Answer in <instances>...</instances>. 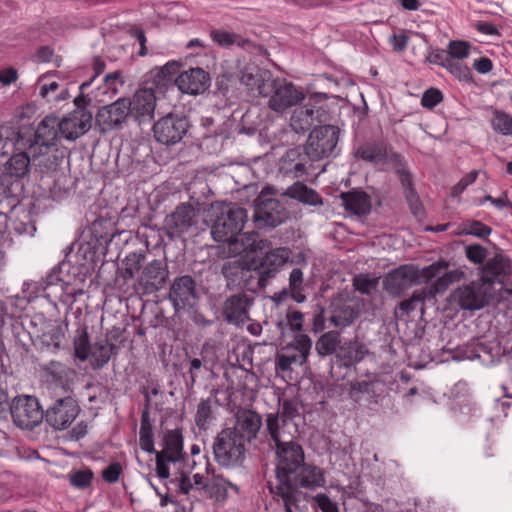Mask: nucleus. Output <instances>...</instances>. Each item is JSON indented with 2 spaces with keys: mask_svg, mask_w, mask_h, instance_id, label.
<instances>
[{
  "mask_svg": "<svg viewBox=\"0 0 512 512\" xmlns=\"http://www.w3.org/2000/svg\"><path fill=\"white\" fill-rule=\"evenodd\" d=\"M92 119L87 109H75L59 121V133L67 140H76L90 130Z\"/></svg>",
  "mask_w": 512,
  "mask_h": 512,
  "instance_id": "22",
  "label": "nucleus"
},
{
  "mask_svg": "<svg viewBox=\"0 0 512 512\" xmlns=\"http://www.w3.org/2000/svg\"><path fill=\"white\" fill-rule=\"evenodd\" d=\"M293 364L303 365L305 364V362H302V360L297 356V354H278L276 357L275 366L277 371H291Z\"/></svg>",
  "mask_w": 512,
  "mask_h": 512,
  "instance_id": "61",
  "label": "nucleus"
},
{
  "mask_svg": "<svg viewBox=\"0 0 512 512\" xmlns=\"http://www.w3.org/2000/svg\"><path fill=\"white\" fill-rule=\"evenodd\" d=\"M340 129L334 125H320L310 132L306 143V149L317 161L334 157L339 141Z\"/></svg>",
  "mask_w": 512,
  "mask_h": 512,
  "instance_id": "8",
  "label": "nucleus"
},
{
  "mask_svg": "<svg viewBox=\"0 0 512 512\" xmlns=\"http://www.w3.org/2000/svg\"><path fill=\"white\" fill-rule=\"evenodd\" d=\"M448 266L449 263L445 260L432 263L423 269H419L414 265H401L384 277L383 287L389 295L399 297L414 284L427 282L437 277Z\"/></svg>",
  "mask_w": 512,
  "mask_h": 512,
  "instance_id": "1",
  "label": "nucleus"
},
{
  "mask_svg": "<svg viewBox=\"0 0 512 512\" xmlns=\"http://www.w3.org/2000/svg\"><path fill=\"white\" fill-rule=\"evenodd\" d=\"M209 74L200 67L182 71L175 79V84L182 93L198 95L210 86Z\"/></svg>",
  "mask_w": 512,
  "mask_h": 512,
  "instance_id": "26",
  "label": "nucleus"
},
{
  "mask_svg": "<svg viewBox=\"0 0 512 512\" xmlns=\"http://www.w3.org/2000/svg\"><path fill=\"white\" fill-rule=\"evenodd\" d=\"M59 121L54 116H46L36 129V141L42 146L50 147L56 145L59 129L57 130Z\"/></svg>",
  "mask_w": 512,
  "mask_h": 512,
  "instance_id": "43",
  "label": "nucleus"
},
{
  "mask_svg": "<svg viewBox=\"0 0 512 512\" xmlns=\"http://www.w3.org/2000/svg\"><path fill=\"white\" fill-rule=\"evenodd\" d=\"M300 401L296 397L292 398H278V411L281 417V422L286 425L288 421L293 420L299 416Z\"/></svg>",
  "mask_w": 512,
  "mask_h": 512,
  "instance_id": "50",
  "label": "nucleus"
},
{
  "mask_svg": "<svg viewBox=\"0 0 512 512\" xmlns=\"http://www.w3.org/2000/svg\"><path fill=\"white\" fill-rule=\"evenodd\" d=\"M463 357L468 360H478L485 366L497 364L503 356L505 349L497 340L474 339L462 349Z\"/></svg>",
  "mask_w": 512,
  "mask_h": 512,
  "instance_id": "14",
  "label": "nucleus"
},
{
  "mask_svg": "<svg viewBox=\"0 0 512 512\" xmlns=\"http://www.w3.org/2000/svg\"><path fill=\"white\" fill-rule=\"evenodd\" d=\"M74 355L80 361H86L89 359V350L91 348L88 327L81 325L75 332L74 340Z\"/></svg>",
  "mask_w": 512,
  "mask_h": 512,
  "instance_id": "49",
  "label": "nucleus"
},
{
  "mask_svg": "<svg viewBox=\"0 0 512 512\" xmlns=\"http://www.w3.org/2000/svg\"><path fill=\"white\" fill-rule=\"evenodd\" d=\"M328 313L331 325L337 328L350 326L359 315L358 309L342 293L331 298Z\"/></svg>",
  "mask_w": 512,
  "mask_h": 512,
  "instance_id": "24",
  "label": "nucleus"
},
{
  "mask_svg": "<svg viewBox=\"0 0 512 512\" xmlns=\"http://www.w3.org/2000/svg\"><path fill=\"white\" fill-rule=\"evenodd\" d=\"M221 273L229 289L247 287L252 278L251 270L240 260L227 261L222 265Z\"/></svg>",
  "mask_w": 512,
  "mask_h": 512,
  "instance_id": "32",
  "label": "nucleus"
},
{
  "mask_svg": "<svg viewBox=\"0 0 512 512\" xmlns=\"http://www.w3.org/2000/svg\"><path fill=\"white\" fill-rule=\"evenodd\" d=\"M384 163L390 164L396 175L402 173V171L409 170L404 157L400 153L394 152L391 147L388 150L387 159Z\"/></svg>",
  "mask_w": 512,
  "mask_h": 512,
  "instance_id": "62",
  "label": "nucleus"
},
{
  "mask_svg": "<svg viewBox=\"0 0 512 512\" xmlns=\"http://www.w3.org/2000/svg\"><path fill=\"white\" fill-rule=\"evenodd\" d=\"M51 286H53V284H48V276L45 280L24 282L21 298L30 302L34 298L45 296L44 293L46 289Z\"/></svg>",
  "mask_w": 512,
  "mask_h": 512,
  "instance_id": "51",
  "label": "nucleus"
},
{
  "mask_svg": "<svg viewBox=\"0 0 512 512\" xmlns=\"http://www.w3.org/2000/svg\"><path fill=\"white\" fill-rule=\"evenodd\" d=\"M253 304V298L245 293H238L228 297L223 304L224 319L236 326L244 325L249 317V308Z\"/></svg>",
  "mask_w": 512,
  "mask_h": 512,
  "instance_id": "25",
  "label": "nucleus"
},
{
  "mask_svg": "<svg viewBox=\"0 0 512 512\" xmlns=\"http://www.w3.org/2000/svg\"><path fill=\"white\" fill-rule=\"evenodd\" d=\"M69 268V264L62 263L58 267H55L50 274H48V284L53 286H60L62 290L61 301L72 305L77 297L84 293V280L83 278H75L71 280L70 275L63 274L65 269Z\"/></svg>",
  "mask_w": 512,
  "mask_h": 512,
  "instance_id": "20",
  "label": "nucleus"
},
{
  "mask_svg": "<svg viewBox=\"0 0 512 512\" xmlns=\"http://www.w3.org/2000/svg\"><path fill=\"white\" fill-rule=\"evenodd\" d=\"M190 127L191 123L186 115L171 112L154 122L153 137L162 145L174 146L184 139Z\"/></svg>",
  "mask_w": 512,
  "mask_h": 512,
  "instance_id": "6",
  "label": "nucleus"
},
{
  "mask_svg": "<svg viewBox=\"0 0 512 512\" xmlns=\"http://www.w3.org/2000/svg\"><path fill=\"white\" fill-rule=\"evenodd\" d=\"M379 386L381 383L378 380H361L352 384V391L375 397L378 395Z\"/></svg>",
  "mask_w": 512,
  "mask_h": 512,
  "instance_id": "58",
  "label": "nucleus"
},
{
  "mask_svg": "<svg viewBox=\"0 0 512 512\" xmlns=\"http://www.w3.org/2000/svg\"><path fill=\"white\" fill-rule=\"evenodd\" d=\"M198 211L190 203H182L164 219V229L170 238L179 237L197 224Z\"/></svg>",
  "mask_w": 512,
  "mask_h": 512,
  "instance_id": "18",
  "label": "nucleus"
},
{
  "mask_svg": "<svg viewBox=\"0 0 512 512\" xmlns=\"http://www.w3.org/2000/svg\"><path fill=\"white\" fill-rule=\"evenodd\" d=\"M261 427L262 418L257 412L249 409H240L235 414L233 427L229 429L247 445L257 438Z\"/></svg>",
  "mask_w": 512,
  "mask_h": 512,
  "instance_id": "23",
  "label": "nucleus"
},
{
  "mask_svg": "<svg viewBox=\"0 0 512 512\" xmlns=\"http://www.w3.org/2000/svg\"><path fill=\"white\" fill-rule=\"evenodd\" d=\"M165 447L162 451L157 453L165 457L167 462H178L182 458V450H183V438L182 434L178 430H170L166 433L164 438Z\"/></svg>",
  "mask_w": 512,
  "mask_h": 512,
  "instance_id": "42",
  "label": "nucleus"
},
{
  "mask_svg": "<svg viewBox=\"0 0 512 512\" xmlns=\"http://www.w3.org/2000/svg\"><path fill=\"white\" fill-rule=\"evenodd\" d=\"M248 216L246 209L237 204L212 207L210 212L211 235L216 242L230 243L242 232Z\"/></svg>",
  "mask_w": 512,
  "mask_h": 512,
  "instance_id": "2",
  "label": "nucleus"
},
{
  "mask_svg": "<svg viewBox=\"0 0 512 512\" xmlns=\"http://www.w3.org/2000/svg\"><path fill=\"white\" fill-rule=\"evenodd\" d=\"M366 345L357 339L349 340L340 345L337 358L345 367H350L361 362L368 354Z\"/></svg>",
  "mask_w": 512,
  "mask_h": 512,
  "instance_id": "35",
  "label": "nucleus"
},
{
  "mask_svg": "<svg viewBox=\"0 0 512 512\" xmlns=\"http://www.w3.org/2000/svg\"><path fill=\"white\" fill-rule=\"evenodd\" d=\"M290 251L287 248L280 247L267 251L260 260L255 270L258 276V287L263 289L268 281L276 276L280 269L289 259Z\"/></svg>",
  "mask_w": 512,
  "mask_h": 512,
  "instance_id": "21",
  "label": "nucleus"
},
{
  "mask_svg": "<svg viewBox=\"0 0 512 512\" xmlns=\"http://www.w3.org/2000/svg\"><path fill=\"white\" fill-rule=\"evenodd\" d=\"M495 289L487 288L479 279L453 290L449 296L451 306L462 310H480L493 300Z\"/></svg>",
  "mask_w": 512,
  "mask_h": 512,
  "instance_id": "4",
  "label": "nucleus"
},
{
  "mask_svg": "<svg viewBox=\"0 0 512 512\" xmlns=\"http://www.w3.org/2000/svg\"><path fill=\"white\" fill-rule=\"evenodd\" d=\"M240 82L245 85L250 92L254 95H264L268 90V83L271 80L270 77L267 79L263 77L260 70L257 68H248L240 72Z\"/></svg>",
  "mask_w": 512,
  "mask_h": 512,
  "instance_id": "41",
  "label": "nucleus"
},
{
  "mask_svg": "<svg viewBox=\"0 0 512 512\" xmlns=\"http://www.w3.org/2000/svg\"><path fill=\"white\" fill-rule=\"evenodd\" d=\"M280 421H281V417L277 412L267 414L266 429L270 435V438L275 443V445L278 444L279 442H282V440L280 439V433H279V428H280L279 422Z\"/></svg>",
  "mask_w": 512,
  "mask_h": 512,
  "instance_id": "60",
  "label": "nucleus"
},
{
  "mask_svg": "<svg viewBox=\"0 0 512 512\" xmlns=\"http://www.w3.org/2000/svg\"><path fill=\"white\" fill-rule=\"evenodd\" d=\"M276 446V477L277 479L286 478L297 473L299 468L305 463L303 448L295 441H282Z\"/></svg>",
  "mask_w": 512,
  "mask_h": 512,
  "instance_id": "12",
  "label": "nucleus"
},
{
  "mask_svg": "<svg viewBox=\"0 0 512 512\" xmlns=\"http://www.w3.org/2000/svg\"><path fill=\"white\" fill-rule=\"evenodd\" d=\"M271 246L266 239H259L255 231L241 233L229 243V250L234 255L242 253H256Z\"/></svg>",
  "mask_w": 512,
  "mask_h": 512,
  "instance_id": "31",
  "label": "nucleus"
},
{
  "mask_svg": "<svg viewBox=\"0 0 512 512\" xmlns=\"http://www.w3.org/2000/svg\"><path fill=\"white\" fill-rule=\"evenodd\" d=\"M379 278L371 277L369 274H358L353 278V287L361 294H370L376 290Z\"/></svg>",
  "mask_w": 512,
  "mask_h": 512,
  "instance_id": "54",
  "label": "nucleus"
},
{
  "mask_svg": "<svg viewBox=\"0 0 512 512\" xmlns=\"http://www.w3.org/2000/svg\"><path fill=\"white\" fill-rule=\"evenodd\" d=\"M89 244L95 251H104L117 235L115 223L111 218H98L89 227Z\"/></svg>",
  "mask_w": 512,
  "mask_h": 512,
  "instance_id": "28",
  "label": "nucleus"
},
{
  "mask_svg": "<svg viewBox=\"0 0 512 512\" xmlns=\"http://www.w3.org/2000/svg\"><path fill=\"white\" fill-rule=\"evenodd\" d=\"M129 118L126 98H119L109 105L102 106L95 116V127L101 133L117 130Z\"/></svg>",
  "mask_w": 512,
  "mask_h": 512,
  "instance_id": "19",
  "label": "nucleus"
},
{
  "mask_svg": "<svg viewBox=\"0 0 512 512\" xmlns=\"http://www.w3.org/2000/svg\"><path fill=\"white\" fill-rule=\"evenodd\" d=\"M426 299L428 298L422 289L415 290L411 297L409 299L401 301L398 307L403 314L408 315L409 313L416 309L418 304H423Z\"/></svg>",
  "mask_w": 512,
  "mask_h": 512,
  "instance_id": "57",
  "label": "nucleus"
},
{
  "mask_svg": "<svg viewBox=\"0 0 512 512\" xmlns=\"http://www.w3.org/2000/svg\"><path fill=\"white\" fill-rule=\"evenodd\" d=\"M512 273L511 261L503 254L497 253L488 259L484 265L479 280L494 289V284H502L503 280Z\"/></svg>",
  "mask_w": 512,
  "mask_h": 512,
  "instance_id": "27",
  "label": "nucleus"
},
{
  "mask_svg": "<svg viewBox=\"0 0 512 512\" xmlns=\"http://www.w3.org/2000/svg\"><path fill=\"white\" fill-rule=\"evenodd\" d=\"M442 100H443V94L439 89L429 88L423 93L422 99H421V104L425 108L433 109Z\"/></svg>",
  "mask_w": 512,
  "mask_h": 512,
  "instance_id": "64",
  "label": "nucleus"
},
{
  "mask_svg": "<svg viewBox=\"0 0 512 512\" xmlns=\"http://www.w3.org/2000/svg\"><path fill=\"white\" fill-rule=\"evenodd\" d=\"M462 275L458 270L445 272L439 276L431 285L422 288L428 299L434 298L437 294L443 293L452 283L460 279Z\"/></svg>",
  "mask_w": 512,
  "mask_h": 512,
  "instance_id": "46",
  "label": "nucleus"
},
{
  "mask_svg": "<svg viewBox=\"0 0 512 512\" xmlns=\"http://www.w3.org/2000/svg\"><path fill=\"white\" fill-rule=\"evenodd\" d=\"M469 43L465 41H451L448 46V56L454 59H464L469 55Z\"/></svg>",
  "mask_w": 512,
  "mask_h": 512,
  "instance_id": "63",
  "label": "nucleus"
},
{
  "mask_svg": "<svg viewBox=\"0 0 512 512\" xmlns=\"http://www.w3.org/2000/svg\"><path fill=\"white\" fill-rule=\"evenodd\" d=\"M80 413V406L70 395L59 397L46 409L44 419L54 430H65Z\"/></svg>",
  "mask_w": 512,
  "mask_h": 512,
  "instance_id": "11",
  "label": "nucleus"
},
{
  "mask_svg": "<svg viewBox=\"0 0 512 512\" xmlns=\"http://www.w3.org/2000/svg\"><path fill=\"white\" fill-rule=\"evenodd\" d=\"M46 382L63 389L65 393L72 391V377L75 371L59 361H50L41 366Z\"/></svg>",
  "mask_w": 512,
  "mask_h": 512,
  "instance_id": "29",
  "label": "nucleus"
},
{
  "mask_svg": "<svg viewBox=\"0 0 512 512\" xmlns=\"http://www.w3.org/2000/svg\"><path fill=\"white\" fill-rule=\"evenodd\" d=\"M157 99L152 89L142 88L135 92L131 99L126 98L129 117L139 125L150 123L154 118Z\"/></svg>",
  "mask_w": 512,
  "mask_h": 512,
  "instance_id": "17",
  "label": "nucleus"
},
{
  "mask_svg": "<svg viewBox=\"0 0 512 512\" xmlns=\"http://www.w3.org/2000/svg\"><path fill=\"white\" fill-rule=\"evenodd\" d=\"M325 99H327L326 94H315L309 98L304 106L293 111L290 126L295 133L303 134L316 123L326 121L327 111L323 106L318 105L320 101Z\"/></svg>",
  "mask_w": 512,
  "mask_h": 512,
  "instance_id": "10",
  "label": "nucleus"
},
{
  "mask_svg": "<svg viewBox=\"0 0 512 512\" xmlns=\"http://www.w3.org/2000/svg\"><path fill=\"white\" fill-rule=\"evenodd\" d=\"M213 453L219 465L223 467L238 466L245 459L246 444L229 428H225L215 437Z\"/></svg>",
  "mask_w": 512,
  "mask_h": 512,
  "instance_id": "7",
  "label": "nucleus"
},
{
  "mask_svg": "<svg viewBox=\"0 0 512 512\" xmlns=\"http://www.w3.org/2000/svg\"><path fill=\"white\" fill-rule=\"evenodd\" d=\"M94 474L90 469L77 470L68 474L70 484L78 489H85L91 485Z\"/></svg>",
  "mask_w": 512,
  "mask_h": 512,
  "instance_id": "56",
  "label": "nucleus"
},
{
  "mask_svg": "<svg viewBox=\"0 0 512 512\" xmlns=\"http://www.w3.org/2000/svg\"><path fill=\"white\" fill-rule=\"evenodd\" d=\"M290 347L297 351V356L302 362L307 361L312 348V340L307 334H298L290 344Z\"/></svg>",
  "mask_w": 512,
  "mask_h": 512,
  "instance_id": "55",
  "label": "nucleus"
},
{
  "mask_svg": "<svg viewBox=\"0 0 512 512\" xmlns=\"http://www.w3.org/2000/svg\"><path fill=\"white\" fill-rule=\"evenodd\" d=\"M279 195L273 187H264L255 199L254 221L258 228H275L290 218V212L280 200L271 196Z\"/></svg>",
  "mask_w": 512,
  "mask_h": 512,
  "instance_id": "3",
  "label": "nucleus"
},
{
  "mask_svg": "<svg viewBox=\"0 0 512 512\" xmlns=\"http://www.w3.org/2000/svg\"><path fill=\"white\" fill-rule=\"evenodd\" d=\"M316 160L306 149L305 145H299L288 149L280 159V171L295 178L308 175L314 168Z\"/></svg>",
  "mask_w": 512,
  "mask_h": 512,
  "instance_id": "16",
  "label": "nucleus"
},
{
  "mask_svg": "<svg viewBox=\"0 0 512 512\" xmlns=\"http://www.w3.org/2000/svg\"><path fill=\"white\" fill-rule=\"evenodd\" d=\"M263 96L269 97L267 105L277 113H283L305 99L304 92L285 78H271Z\"/></svg>",
  "mask_w": 512,
  "mask_h": 512,
  "instance_id": "5",
  "label": "nucleus"
},
{
  "mask_svg": "<svg viewBox=\"0 0 512 512\" xmlns=\"http://www.w3.org/2000/svg\"><path fill=\"white\" fill-rule=\"evenodd\" d=\"M168 274L166 263L161 260H153L143 268L139 283L149 293L158 291L166 283Z\"/></svg>",
  "mask_w": 512,
  "mask_h": 512,
  "instance_id": "30",
  "label": "nucleus"
},
{
  "mask_svg": "<svg viewBox=\"0 0 512 512\" xmlns=\"http://www.w3.org/2000/svg\"><path fill=\"white\" fill-rule=\"evenodd\" d=\"M144 259L145 255L141 252H133L125 257L122 271L125 280L134 278L135 274L141 269Z\"/></svg>",
  "mask_w": 512,
  "mask_h": 512,
  "instance_id": "52",
  "label": "nucleus"
},
{
  "mask_svg": "<svg viewBox=\"0 0 512 512\" xmlns=\"http://www.w3.org/2000/svg\"><path fill=\"white\" fill-rule=\"evenodd\" d=\"M30 323L37 325L42 324V328L32 332L41 345V349L51 352H57L61 348V342L65 337L68 324L59 321H46L42 315H36Z\"/></svg>",
  "mask_w": 512,
  "mask_h": 512,
  "instance_id": "15",
  "label": "nucleus"
},
{
  "mask_svg": "<svg viewBox=\"0 0 512 512\" xmlns=\"http://www.w3.org/2000/svg\"><path fill=\"white\" fill-rule=\"evenodd\" d=\"M198 298L197 284L191 275L177 276L172 280L168 299L176 312L190 310Z\"/></svg>",
  "mask_w": 512,
  "mask_h": 512,
  "instance_id": "13",
  "label": "nucleus"
},
{
  "mask_svg": "<svg viewBox=\"0 0 512 512\" xmlns=\"http://www.w3.org/2000/svg\"><path fill=\"white\" fill-rule=\"evenodd\" d=\"M292 476L294 485L297 487L315 488L323 486L325 482L320 468L305 463Z\"/></svg>",
  "mask_w": 512,
  "mask_h": 512,
  "instance_id": "40",
  "label": "nucleus"
},
{
  "mask_svg": "<svg viewBox=\"0 0 512 512\" xmlns=\"http://www.w3.org/2000/svg\"><path fill=\"white\" fill-rule=\"evenodd\" d=\"M30 170V158L25 152L12 155L5 164V171L15 178H22Z\"/></svg>",
  "mask_w": 512,
  "mask_h": 512,
  "instance_id": "47",
  "label": "nucleus"
},
{
  "mask_svg": "<svg viewBox=\"0 0 512 512\" xmlns=\"http://www.w3.org/2000/svg\"><path fill=\"white\" fill-rule=\"evenodd\" d=\"M493 130L501 135H512V116L495 110L490 120Z\"/></svg>",
  "mask_w": 512,
  "mask_h": 512,
  "instance_id": "53",
  "label": "nucleus"
},
{
  "mask_svg": "<svg viewBox=\"0 0 512 512\" xmlns=\"http://www.w3.org/2000/svg\"><path fill=\"white\" fill-rule=\"evenodd\" d=\"M219 401L216 395L202 399L197 405L194 421L199 430L206 431L210 424L216 419V409Z\"/></svg>",
  "mask_w": 512,
  "mask_h": 512,
  "instance_id": "38",
  "label": "nucleus"
},
{
  "mask_svg": "<svg viewBox=\"0 0 512 512\" xmlns=\"http://www.w3.org/2000/svg\"><path fill=\"white\" fill-rule=\"evenodd\" d=\"M279 195L297 200L309 206H320L323 204L322 197L316 190L309 188L299 181L287 187L283 192H279Z\"/></svg>",
  "mask_w": 512,
  "mask_h": 512,
  "instance_id": "34",
  "label": "nucleus"
},
{
  "mask_svg": "<svg viewBox=\"0 0 512 512\" xmlns=\"http://www.w3.org/2000/svg\"><path fill=\"white\" fill-rule=\"evenodd\" d=\"M9 410L14 424L21 429L31 430L39 425L45 411L39 400L32 395H19L12 399Z\"/></svg>",
  "mask_w": 512,
  "mask_h": 512,
  "instance_id": "9",
  "label": "nucleus"
},
{
  "mask_svg": "<svg viewBox=\"0 0 512 512\" xmlns=\"http://www.w3.org/2000/svg\"><path fill=\"white\" fill-rule=\"evenodd\" d=\"M344 208L357 216H366L371 212V197L364 191L353 189L340 195Z\"/></svg>",
  "mask_w": 512,
  "mask_h": 512,
  "instance_id": "33",
  "label": "nucleus"
},
{
  "mask_svg": "<svg viewBox=\"0 0 512 512\" xmlns=\"http://www.w3.org/2000/svg\"><path fill=\"white\" fill-rule=\"evenodd\" d=\"M340 345V333L337 331H329L322 334L316 341L315 350L320 357H326L338 352Z\"/></svg>",
  "mask_w": 512,
  "mask_h": 512,
  "instance_id": "45",
  "label": "nucleus"
},
{
  "mask_svg": "<svg viewBox=\"0 0 512 512\" xmlns=\"http://www.w3.org/2000/svg\"><path fill=\"white\" fill-rule=\"evenodd\" d=\"M397 177L400 181L404 197L412 214L415 216L421 215L423 212V205L415 189L412 173L410 170L402 171V173L398 174Z\"/></svg>",
  "mask_w": 512,
  "mask_h": 512,
  "instance_id": "37",
  "label": "nucleus"
},
{
  "mask_svg": "<svg viewBox=\"0 0 512 512\" xmlns=\"http://www.w3.org/2000/svg\"><path fill=\"white\" fill-rule=\"evenodd\" d=\"M140 447L147 453H154V435L153 425L150 419L149 411L146 409L141 415V425L139 432Z\"/></svg>",
  "mask_w": 512,
  "mask_h": 512,
  "instance_id": "48",
  "label": "nucleus"
},
{
  "mask_svg": "<svg viewBox=\"0 0 512 512\" xmlns=\"http://www.w3.org/2000/svg\"><path fill=\"white\" fill-rule=\"evenodd\" d=\"M119 347L107 340L95 342L89 350L90 363L93 369L103 368L110 360L112 355H116Z\"/></svg>",
  "mask_w": 512,
  "mask_h": 512,
  "instance_id": "39",
  "label": "nucleus"
},
{
  "mask_svg": "<svg viewBox=\"0 0 512 512\" xmlns=\"http://www.w3.org/2000/svg\"><path fill=\"white\" fill-rule=\"evenodd\" d=\"M390 146L383 141H372L360 145L355 155L356 157L373 164H383L387 159V153Z\"/></svg>",
  "mask_w": 512,
  "mask_h": 512,
  "instance_id": "36",
  "label": "nucleus"
},
{
  "mask_svg": "<svg viewBox=\"0 0 512 512\" xmlns=\"http://www.w3.org/2000/svg\"><path fill=\"white\" fill-rule=\"evenodd\" d=\"M451 74L457 77L460 81L470 82L472 80V74L468 66L462 64L459 61L451 60L448 61L446 67Z\"/></svg>",
  "mask_w": 512,
  "mask_h": 512,
  "instance_id": "59",
  "label": "nucleus"
},
{
  "mask_svg": "<svg viewBox=\"0 0 512 512\" xmlns=\"http://www.w3.org/2000/svg\"><path fill=\"white\" fill-rule=\"evenodd\" d=\"M210 37L214 43L222 48H229L232 45H237L243 49L250 48L252 42L249 39L243 38L241 35L226 31L224 29H212Z\"/></svg>",
  "mask_w": 512,
  "mask_h": 512,
  "instance_id": "44",
  "label": "nucleus"
}]
</instances>
